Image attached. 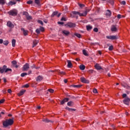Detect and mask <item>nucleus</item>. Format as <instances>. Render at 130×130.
Wrapping results in <instances>:
<instances>
[{"mask_svg": "<svg viewBox=\"0 0 130 130\" xmlns=\"http://www.w3.org/2000/svg\"><path fill=\"white\" fill-rule=\"evenodd\" d=\"M14 123V118L12 119H7L6 121H4L3 122V125L4 127H8L10 125H12Z\"/></svg>", "mask_w": 130, "mask_h": 130, "instance_id": "1", "label": "nucleus"}, {"mask_svg": "<svg viewBox=\"0 0 130 130\" xmlns=\"http://www.w3.org/2000/svg\"><path fill=\"white\" fill-rule=\"evenodd\" d=\"M89 11H90V9H87L83 13H80L77 11H73L72 14H73V15H79L80 17H86L88 13H89Z\"/></svg>", "mask_w": 130, "mask_h": 130, "instance_id": "2", "label": "nucleus"}, {"mask_svg": "<svg viewBox=\"0 0 130 130\" xmlns=\"http://www.w3.org/2000/svg\"><path fill=\"white\" fill-rule=\"evenodd\" d=\"M12 72L11 69L7 68V66L4 65L3 67H0L1 74H4V73H8V72Z\"/></svg>", "mask_w": 130, "mask_h": 130, "instance_id": "3", "label": "nucleus"}, {"mask_svg": "<svg viewBox=\"0 0 130 130\" xmlns=\"http://www.w3.org/2000/svg\"><path fill=\"white\" fill-rule=\"evenodd\" d=\"M65 26L67 28H75V27H76V24L72 22H68L65 24Z\"/></svg>", "mask_w": 130, "mask_h": 130, "instance_id": "4", "label": "nucleus"}, {"mask_svg": "<svg viewBox=\"0 0 130 130\" xmlns=\"http://www.w3.org/2000/svg\"><path fill=\"white\" fill-rule=\"evenodd\" d=\"M106 38L110 40H116L118 38L116 36H106Z\"/></svg>", "mask_w": 130, "mask_h": 130, "instance_id": "5", "label": "nucleus"}, {"mask_svg": "<svg viewBox=\"0 0 130 130\" xmlns=\"http://www.w3.org/2000/svg\"><path fill=\"white\" fill-rule=\"evenodd\" d=\"M130 99L128 98H125L123 100V102L125 105H129Z\"/></svg>", "mask_w": 130, "mask_h": 130, "instance_id": "6", "label": "nucleus"}, {"mask_svg": "<svg viewBox=\"0 0 130 130\" xmlns=\"http://www.w3.org/2000/svg\"><path fill=\"white\" fill-rule=\"evenodd\" d=\"M111 31L112 32H117V25H112L111 26Z\"/></svg>", "mask_w": 130, "mask_h": 130, "instance_id": "7", "label": "nucleus"}, {"mask_svg": "<svg viewBox=\"0 0 130 130\" xmlns=\"http://www.w3.org/2000/svg\"><path fill=\"white\" fill-rule=\"evenodd\" d=\"M8 14H9L10 16H17V14H18V13L16 10H11L8 12Z\"/></svg>", "mask_w": 130, "mask_h": 130, "instance_id": "8", "label": "nucleus"}, {"mask_svg": "<svg viewBox=\"0 0 130 130\" xmlns=\"http://www.w3.org/2000/svg\"><path fill=\"white\" fill-rule=\"evenodd\" d=\"M29 64L28 63H26L23 66L22 71H23V72L28 71L29 70Z\"/></svg>", "mask_w": 130, "mask_h": 130, "instance_id": "9", "label": "nucleus"}, {"mask_svg": "<svg viewBox=\"0 0 130 130\" xmlns=\"http://www.w3.org/2000/svg\"><path fill=\"white\" fill-rule=\"evenodd\" d=\"M80 81L82 83H84V84H89V80L86 79L84 77H81Z\"/></svg>", "mask_w": 130, "mask_h": 130, "instance_id": "10", "label": "nucleus"}, {"mask_svg": "<svg viewBox=\"0 0 130 130\" xmlns=\"http://www.w3.org/2000/svg\"><path fill=\"white\" fill-rule=\"evenodd\" d=\"M62 34H63V35H64V36H69L70 32L69 31V30H63L62 31Z\"/></svg>", "mask_w": 130, "mask_h": 130, "instance_id": "11", "label": "nucleus"}, {"mask_svg": "<svg viewBox=\"0 0 130 130\" xmlns=\"http://www.w3.org/2000/svg\"><path fill=\"white\" fill-rule=\"evenodd\" d=\"M69 100H70V99H69V98H64L63 100H62L60 102L61 105H63V104H64L66 102H68V101H69Z\"/></svg>", "mask_w": 130, "mask_h": 130, "instance_id": "12", "label": "nucleus"}, {"mask_svg": "<svg viewBox=\"0 0 130 130\" xmlns=\"http://www.w3.org/2000/svg\"><path fill=\"white\" fill-rule=\"evenodd\" d=\"M21 30L23 31V34L24 36H27V35H28V30H25V28H21Z\"/></svg>", "mask_w": 130, "mask_h": 130, "instance_id": "13", "label": "nucleus"}, {"mask_svg": "<svg viewBox=\"0 0 130 130\" xmlns=\"http://www.w3.org/2000/svg\"><path fill=\"white\" fill-rule=\"evenodd\" d=\"M37 82H41L43 80V77L42 76H39L36 78Z\"/></svg>", "mask_w": 130, "mask_h": 130, "instance_id": "14", "label": "nucleus"}, {"mask_svg": "<svg viewBox=\"0 0 130 130\" xmlns=\"http://www.w3.org/2000/svg\"><path fill=\"white\" fill-rule=\"evenodd\" d=\"M7 26L9 27V28H14V26L13 23L11 21H8L7 22Z\"/></svg>", "mask_w": 130, "mask_h": 130, "instance_id": "15", "label": "nucleus"}, {"mask_svg": "<svg viewBox=\"0 0 130 130\" xmlns=\"http://www.w3.org/2000/svg\"><path fill=\"white\" fill-rule=\"evenodd\" d=\"M67 62H68V65H67L68 68H71L73 67V64L72 63V62L71 61V60H68Z\"/></svg>", "mask_w": 130, "mask_h": 130, "instance_id": "16", "label": "nucleus"}, {"mask_svg": "<svg viewBox=\"0 0 130 130\" xmlns=\"http://www.w3.org/2000/svg\"><path fill=\"white\" fill-rule=\"evenodd\" d=\"M106 16L107 17H111V11H110V10H107V12L106 13Z\"/></svg>", "mask_w": 130, "mask_h": 130, "instance_id": "17", "label": "nucleus"}, {"mask_svg": "<svg viewBox=\"0 0 130 130\" xmlns=\"http://www.w3.org/2000/svg\"><path fill=\"white\" fill-rule=\"evenodd\" d=\"M26 92V90L22 89L21 90L19 93H18V96H22V95L24 94V93Z\"/></svg>", "mask_w": 130, "mask_h": 130, "instance_id": "18", "label": "nucleus"}, {"mask_svg": "<svg viewBox=\"0 0 130 130\" xmlns=\"http://www.w3.org/2000/svg\"><path fill=\"white\" fill-rule=\"evenodd\" d=\"M43 121H44V122H45L46 123H48L49 122H51V123L53 122V121L50 120L49 119H48L47 118V119H44L43 120Z\"/></svg>", "mask_w": 130, "mask_h": 130, "instance_id": "19", "label": "nucleus"}, {"mask_svg": "<svg viewBox=\"0 0 130 130\" xmlns=\"http://www.w3.org/2000/svg\"><path fill=\"white\" fill-rule=\"evenodd\" d=\"M39 42V41L35 40L33 41V45H32V47H35V46H36L37 45V44H38V43Z\"/></svg>", "mask_w": 130, "mask_h": 130, "instance_id": "20", "label": "nucleus"}, {"mask_svg": "<svg viewBox=\"0 0 130 130\" xmlns=\"http://www.w3.org/2000/svg\"><path fill=\"white\" fill-rule=\"evenodd\" d=\"M94 67L96 70H102V67L100 66L99 64H96Z\"/></svg>", "mask_w": 130, "mask_h": 130, "instance_id": "21", "label": "nucleus"}, {"mask_svg": "<svg viewBox=\"0 0 130 130\" xmlns=\"http://www.w3.org/2000/svg\"><path fill=\"white\" fill-rule=\"evenodd\" d=\"M66 109H67V110H68L69 111H71V112L75 111L76 110V109H75L70 108L68 107H66Z\"/></svg>", "mask_w": 130, "mask_h": 130, "instance_id": "22", "label": "nucleus"}, {"mask_svg": "<svg viewBox=\"0 0 130 130\" xmlns=\"http://www.w3.org/2000/svg\"><path fill=\"white\" fill-rule=\"evenodd\" d=\"M16 4H17V2H13V1H10L8 3V5L9 6H13V5H16Z\"/></svg>", "mask_w": 130, "mask_h": 130, "instance_id": "23", "label": "nucleus"}, {"mask_svg": "<svg viewBox=\"0 0 130 130\" xmlns=\"http://www.w3.org/2000/svg\"><path fill=\"white\" fill-rule=\"evenodd\" d=\"M56 72H57L59 75H66V73L64 72H60V70H56Z\"/></svg>", "mask_w": 130, "mask_h": 130, "instance_id": "24", "label": "nucleus"}, {"mask_svg": "<svg viewBox=\"0 0 130 130\" xmlns=\"http://www.w3.org/2000/svg\"><path fill=\"white\" fill-rule=\"evenodd\" d=\"M85 68H86V67L84 64H81L79 66V68L80 69V70L81 71H84V70H85Z\"/></svg>", "mask_w": 130, "mask_h": 130, "instance_id": "25", "label": "nucleus"}, {"mask_svg": "<svg viewBox=\"0 0 130 130\" xmlns=\"http://www.w3.org/2000/svg\"><path fill=\"white\" fill-rule=\"evenodd\" d=\"M72 87H73L74 88H81L82 87V85L79 84V85H71Z\"/></svg>", "mask_w": 130, "mask_h": 130, "instance_id": "26", "label": "nucleus"}, {"mask_svg": "<svg viewBox=\"0 0 130 130\" xmlns=\"http://www.w3.org/2000/svg\"><path fill=\"white\" fill-rule=\"evenodd\" d=\"M12 44L13 47H15L16 46V40L13 39L12 41Z\"/></svg>", "mask_w": 130, "mask_h": 130, "instance_id": "27", "label": "nucleus"}, {"mask_svg": "<svg viewBox=\"0 0 130 130\" xmlns=\"http://www.w3.org/2000/svg\"><path fill=\"white\" fill-rule=\"evenodd\" d=\"M82 52L84 55H85V56H89V54H88L86 50L85 49L83 50Z\"/></svg>", "mask_w": 130, "mask_h": 130, "instance_id": "28", "label": "nucleus"}, {"mask_svg": "<svg viewBox=\"0 0 130 130\" xmlns=\"http://www.w3.org/2000/svg\"><path fill=\"white\" fill-rule=\"evenodd\" d=\"M67 105L68 106H73V105H74V102H73L72 101L69 102L67 103Z\"/></svg>", "mask_w": 130, "mask_h": 130, "instance_id": "29", "label": "nucleus"}, {"mask_svg": "<svg viewBox=\"0 0 130 130\" xmlns=\"http://www.w3.org/2000/svg\"><path fill=\"white\" fill-rule=\"evenodd\" d=\"M6 4V0H0V5L4 6Z\"/></svg>", "mask_w": 130, "mask_h": 130, "instance_id": "30", "label": "nucleus"}, {"mask_svg": "<svg viewBox=\"0 0 130 130\" xmlns=\"http://www.w3.org/2000/svg\"><path fill=\"white\" fill-rule=\"evenodd\" d=\"M74 35L75 36H77L78 37V38H82V36L80 34L75 33Z\"/></svg>", "mask_w": 130, "mask_h": 130, "instance_id": "31", "label": "nucleus"}, {"mask_svg": "<svg viewBox=\"0 0 130 130\" xmlns=\"http://www.w3.org/2000/svg\"><path fill=\"white\" fill-rule=\"evenodd\" d=\"M92 28V26H90V25L86 26V28L87 31H90V30H91Z\"/></svg>", "mask_w": 130, "mask_h": 130, "instance_id": "32", "label": "nucleus"}, {"mask_svg": "<svg viewBox=\"0 0 130 130\" xmlns=\"http://www.w3.org/2000/svg\"><path fill=\"white\" fill-rule=\"evenodd\" d=\"M57 14H58V12L56 11L53 12L52 14L51 15L52 18H53V17H54V16H56V15H57Z\"/></svg>", "mask_w": 130, "mask_h": 130, "instance_id": "33", "label": "nucleus"}, {"mask_svg": "<svg viewBox=\"0 0 130 130\" xmlns=\"http://www.w3.org/2000/svg\"><path fill=\"white\" fill-rule=\"evenodd\" d=\"M22 14L23 15V16H25V17H27L29 15V13H28L27 12L24 11L23 12Z\"/></svg>", "mask_w": 130, "mask_h": 130, "instance_id": "34", "label": "nucleus"}, {"mask_svg": "<svg viewBox=\"0 0 130 130\" xmlns=\"http://www.w3.org/2000/svg\"><path fill=\"white\" fill-rule=\"evenodd\" d=\"M27 75H28V74H27L26 73H22L21 74L20 76L22 78H24V77H25V76H27Z\"/></svg>", "mask_w": 130, "mask_h": 130, "instance_id": "35", "label": "nucleus"}, {"mask_svg": "<svg viewBox=\"0 0 130 130\" xmlns=\"http://www.w3.org/2000/svg\"><path fill=\"white\" fill-rule=\"evenodd\" d=\"M40 1L41 0H35V3L36 4V5H40Z\"/></svg>", "mask_w": 130, "mask_h": 130, "instance_id": "36", "label": "nucleus"}, {"mask_svg": "<svg viewBox=\"0 0 130 130\" xmlns=\"http://www.w3.org/2000/svg\"><path fill=\"white\" fill-rule=\"evenodd\" d=\"M26 18L27 20H32V17L31 16H29V14L26 17Z\"/></svg>", "mask_w": 130, "mask_h": 130, "instance_id": "37", "label": "nucleus"}, {"mask_svg": "<svg viewBox=\"0 0 130 130\" xmlns=\"http://www.w3.org/2000/svg\"><path fill=\"white\" fill-rule=\"evenodd\" d=\"M3 44L4 45H8V44H9V41H4L3 42Z\"/></svg>", "mask_w": 130, "mask_h": 130, "instance_id": "38", "label": "nucleus"}, {"mask_svg": "<svg viewBox=\"0 0 130 130\" xmlns=\"http://www.w3.org/2000/svg\"><path fill=\"white\" fill-rule=\"evenodd\" d=\"M27 5H31L33 3V1L32 0H29L26 2Z\"/></svg>", "mask_w": 130, "mask_h": 130, "instance_id": "39", "label": "nucleus"}, {"mask_svg": "<svg viewBox=\"0 0 130 130\" xmlns=\"http://www.w3.org/2000/svg\"><path fill=\"white\" fill-rule=\"evenodd\" d=\"M93 93H94V94H97L98 93V91H97V89L94 88L92 90Z\"/></svg>", "mask_w": 130, "mask_h": 130, "instance_id": "40", "label": "nucleus"}, {"mask_svg": "<svg viewBox=\"0 0 130 130\" xmlns=\"http://www.w3.org/2000/svg\"><path fill=\"white\" fill-rule=\"evenodd\" d=\"M40 28H37L36 30V33H37V34H40Z\"/></svg>", "mask_w": 130, "mask_h": 130, "instance_id": "41", "label": "nucleus"}, {"mask_svg": "<svg viewBox=\"0 0 130 130\" xmlns=\"http://www.w3.org/2000/svg\"><path fill=\"white\" fill-rule=\"evenodd\" d=\"M38 23H39V24H41V25L43 26V22L42 21H41V20H38Z\"/></svg>", "mask_w": 130, "mask_h": 130, "instance_id": "42", "label": "nucleus"}, {"mask_svg": "<svg viewBox=\"0 0 130 130\" xmlns=\"http://www.w3.org/2000/svg\"><path fill=\"white\" fill-rule=\"evenodd\" d=\"M22 87L23 88H29V84H26L24 85H23Z\"/></svg>", "mask_w": 130, "mask_h": 130, "instance_id": "43", "label": "nucleus"}, {"mask_svg": "<svg viewBox=\"0 0 130 130\" xmlns=\"http://www.w3.org/2000/svg\"><path fill=\"white\" fill-rule=\"evenodd\" d=\"M121 5H123V6H125V5H126V2L124 1H123L121 2Z\"/></svg>", "mask_w": 130, "mask_h": 130, "instance_id": "44", "label": "nucleus"}, {"mask_svg": "<svg viewBox=\"0 0 130 130\" xmlns=\"http://www.w3.org/2000/svg\"><path fill=\"white\" fill-rule=\"evenodd\" d=\"M48 91L50 92V93H53V92H54V90L52 89H49Z\"/></svg>", "mask_w": 130, "mask_h": 130, "instance_id": "45", "label": "nucleus"}, {"mask_svg": "<svg viewBox=\"0 0 130 130\" xmlns=\"http://www.w3.org/2000/svg\"><path fill=\"white\" fill-rule=\"evenodd\" d=\"M113 50V46H110L109 47V50H110V51H111V50Z\"/></svg>", "mask_w": 130, "mask_h": 130, "instance_id": "46", "label": "nucleus"}, {"mask_svg": "<svg viewBox=\"0 0 130 130\" xmlns=\"http://www.w3.org/2000/svg\"><path fill=\"white\" fill-rule=\"evenodd\" d=\"M39 29L40 30L42 31V32H43V31H44V27L42 26H40Z\"/></svg>", "mask_w": 130, "mask_h": 130, "instance_id": "47", "label": "nucleus"}, {"mask_svg": "<svg viewBox=\"0 0 130 130\" xmlns=\"http://www.w3.org/2000/svg\"><path fill=\"white\" fill-rule=\"evenodd\" d=\"M88 72L89 74H93V73H94V70H90Z\"/></svg>", "mask_w": 130, "mask_h": 130, "instance_id": "48", "label": "nucleus"}, {"mask_svg": "<svg viewBox=\"0 0 130 130\" xmlns=\"http://www.w3.org/2000/svg\"><path fill=\"white\" fill-rule=\"evenodd\" d=\"M4 102H5L4 99H2V100H0V104H3V103H4Z\"/></svg>", "mask_w": 130, "mask_h": 130, "instance_id": "49", "label": "nucleus"}, {"mask_svg": "<svg viewBox=\"0 0 130 130\" xmlns=\"http://www.w3.org/2000/svg\"><path fill=\"white\" fill-rule=\"evenodd\" d=\"M93 31H94V32H98V28L97 27H95L93 29Z\"/></svg>", "mask_w": 130, "mask_h": 130, "instance_id": "50", "label": "nucleus"}, {"mask_svg": "<svg viewBox=\"0 0 130 130\" xmlns=\"http://www.w3.org/2000/svg\"><path fill=\"white\" fill-rule=\"evenodd\" d=\"M12 63L13 64L16 65V64H17V61H15V60L12 61Z\"/></svg>", "mask_w": 130, "mask_h": 130, "instance_id": "51", "label": "nucleus"}, {"mask_svg": "<svg viewBox=\"0 0 130 130\" xmlns=\"http://www.w3.org/2000/svg\"><path fill=\"white\" fill-rule=\"evenodd\" d=\"M61 21H64V22H66L67 21V19L64 17H62L61 19Z\"/></svg>", "mask_w": 130, "mask_h": 130, "instance_id": "52", "label": "nucleus"}, {"mask_svg": "<svg viewBox=\"0 0 130 130\" xmlns=\"http://www.w3.org/2000/svg\"><path fill=\"white\" fill-rule=\"evenodd\" d=\"M79 6L80 8H83V7H85V5L84 4H79Z\"/></svg>", "mask_w": 130, "mask_h": 130, "instance_id": "53", "label": "nucleus"}, {"mask_svg": "<svg viewBox=\"0 0 130 130\" xmlns=\"http://www.w3.org/2000/svg\"><path fill=\"white\" fill-rule=\"evenodd\" d=\"M117 17L118 19H121V15L120 14H118Z\"/></svg>", "mask_w": 130, "mask_h": 130, "instance_id": "54", "label": "nucleus"}, {"mask_svg": "<svg viewBox=\"0 0 130 130\" xmlns=\"http://www.w3.org/2000/svg\"><path fill=\"white\" fill-rule=\"evenodd\" d=\"M8 92L9 93V94H11V93H12V89H9L8 90Z\"/></svg>", "mask_w": 130, "mask_h": 130, "instance_id": "55", "label": "nucleus"}, {"mask_svg": "<svg viewBox=\"0 0 130 130\" xmlns=\"http://www.w3.org/2000/svg\"><path fill=\"white\" fill-rule=\"evenodd\" d=\"M58 24L59 25H63V22L59 21V22H58Z\"/></svg>", "mask_w": 130, "mask_h": 130, "instance_id": "56", "label": "nucleus"}, {"mask_svg": "<svg viewBox=\"0 0 130 130\" xmlns=\"http://www.w3.org/2000/svg\"><path fill=\"white\" fill-rule=\"evenodd\" d=\"M122 97H123V98H125V97H126V94L123 93L122 94Z\"/></svg>", "mask_w": 130, "mask_h": 130, "instance_id": "57", "label": "nucleus"}, {"mask_svg": "<svg viewBox=\"0 0 130 130\" xmlns=\"http://www.w3.org/2000/svg\"><path fill=\"white\" fill-rule=\"evenodd\" d=\"M4 43V40L3 39H0V44Z\"/></svg>", "mask_w": 130, "mask_h": 130, "instance_id": "58", "label": "nucleus"}, {"mask_svg": "<svg viewBox=\"0 0 130 130\" xmlns=\"http://www.w3.org/2000/svg\"><path fill=\"white\" fill-rule=\"evenodd\" d=\"M3 92L4 93V94H6V93H7V90L6 89H4L3 90Z\"/></svg>", "mask_w": 130, "mask_h": 130, "instance_id": "59", "label": "nucleus"}, {"mask_svg": "<svg viewBox=\"0 0 130 130\" xmlns=\"http://www.w3.org/2000/svg\"><path fill=\"white\" fill-rule=\"evenodd\" d=\"M3 80H4V83H7V79L5 78H3Z\"/></svg>", "mask_w": 130, "mask_h": 130, "instance_id": "60", "label": "nucleus"}, {"mask_svg": "<svg viewBox=\"0 0 130 130\" xmlns=\"http://www.w3.org/2000/svg\"><path fill=\"white\" fill-rule=\"evenodd\" d=\"M122 87H124V88H125V87H126V86H127V84H122Z\"/></svg>", "mask_w": 130, "mask_h": 130, "instance_id": "61", "label": "nucleus"}, {"mask_svg": "<svg viewBox=\"0 0 130 130\" xmlns=\"http://www.w3.org/2000/svg\"><path fill=\"white\" fill-rule=\"evenodd\" d=\"M98 53L100 55L102 54V52H101V51H98Z\"/></svg>", "mask_w": 130, "mask_h": 130, "instance_id": "62", "label": "nucleus"}, {"mask_svg": "<svg viewBox=\"0 0 130 130\" xmlns=\"http://www.w3.org/2000/svg\"><path fill=\"white\" fill-rule=\"evenodd\" d=\"M31 73H32L31 71H29L27 75H30V74H31Z\"/></svg>", "mask_w": 130, "mask_h": 130, "instance_id": "63", "label": "nucleus"}, {"mask_svg": "<svg viewBox=\"0 0 130 130\" xmlns=\"http://www.w3.org/2000/svg\"><path fill=\"white\" fill-rule=\"evenodd\" d=\"M64 83H65L66 84V83H68V80L64 79Z\"/></svg>", "mask_w": 130, "mask_h": 130, "instance_id": "64", "label": "nucleus"}]
</instances>
